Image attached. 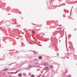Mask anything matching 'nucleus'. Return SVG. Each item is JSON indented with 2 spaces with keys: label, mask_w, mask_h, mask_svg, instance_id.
Instances as JSON below:
<instances>
[{
  "label": "nucleus",
  "mask_w": 77,
  "mask_h": 77,
  "mask_svg": "<svg viewBox=\"0 0 77 77\" xmlns=\"http://www.w3.org/2000/svg\"><path fill=\"white\" fill-rule=\"evenodd\" d=\"M44 70H49L50 69H48V66H46L44 68Z\"/></svg>",
  "instance_id": "nucleus-1"
},
{
  "label": "nucleus",
  "mask_w": 77,
  "mask_h": 77,
  "mask_svg": "<svg viewBox=\"0 0 77 77\" xmlns=\"http://www.w3.org/2000/svg\"><path fill=\"white\" fill-rule=\"evenodd\" d=\"M48 63L47 62L44 63L43 65L45 66H47V65H48Z\"/></svg>",
  "instance_id": "nucleus-2"
},
{
  "label": "nucleus",
  "mask_w": 77,
  "mask_h": 77,
  "mask_svg": "<svg viewBox=\"0 0 77 77\" xmlns=\"http://www.w3.org/2000/svg\"><path fill=\"white\" fill-rule=\"evenodd\" d=\"M49 68H53V65H51L49 66Z\"/></svg>",
  "instance_id": "nucleus-3"
},
{
  "label": "nucleus",
  "mask_w": 77,
  "mask_h": 77,
  "mask_svg": "<svg viewBox=\"0 0 77 77\" xmlns=\"http://www.w3.org/2000/svg\"><path fill=\"white\" fill-rule=\"evenodd\" d=\"M19 72V70H17L14 72V74H17V72Z\"/></svg>",
  "instance_id": "nucleus-4"
},
{
  "label": "nucleus",
  "mask_w": 77,
  "mask_h": 77,
  "mask_svg": "<svg viewBox=\"0 0 77 77\" xmlns=\"http://www.w3.org/2000/svg\"><path fill=\"white\" fill-rule=\"evenodd\" d=\"M18 75H19V76H20V77H21V76H22V74L20 73H19L18 74Z\"/></svg>",
  "instance_id": "nucleus-5"
},
{
  "label": "nucleus",
  "mask_w": 77,
  "mask_h": 77,
  "mask_svg": "<svg viewBox=\"0 0 77 77\" xmlns=\"http://www.w3.org/2000/svg\"><path fill=\"white\" fill-rule=\"evenodd\" d=\"M29 68H32V67H33V66H31L30 65H29Z\"/></svg>",
  "instance_id": "nucleus-6"
},
{
  "label": "nucleus",
  "mask_w": 77,
  "mask_h": 77,
  "mask_svg": "<svg viewBox=\"0 0 77 77\" xmlns=\"http://www.w3.org/2000/svg\"><path fill=\"white\" fill-rule=\"evenodd\" d=\"M38 59H42V57L39 56L38 57Z\"/></svg>",
  "instance_id": "nucleus-7"
},
{
  "label": "nucleus",
  "mask_w": 77,
  "mask_h": 77,
  "mask_svg": "<svg viewBox=\"0 0 77 77\" xmlns=\"http://www.w3.org/2000/svg\"><path fill=\"white\" fill-rule=\"evenodd\" d=\"M15 74L14 72H11V74Z\"/></svg>",
  "instance_id": "nucleus-8"
},
{
  "label": "nucleus",
  "mask_w": 77,
  "mask_h": 77,
  "mask_svg": "<svg viewBox=\"0 0 77 77\" xmlns=\"http://www.w3.org/2000/svg\"><path fill=\"white\" fill-rule=\"evenodd\" d=\"M33 53H34V54H36V52L35 51H33Z\"/></svg>",
  "instance_id": "nucleus-9"
},
{
  "label": "nucleus",
  "mask_w": 77,
  "mask_h": 77,
  "mask_svg": "<svg viewBox=\"0 0 77 77\" xmlns=\"http://www.w3.org/2000/svg\"><path fill=\"white\" fill-rule=\"evenodd\" d=\"M38 63L37 62H36L35 63V65H38Z\"/></svg>",
  "instance_id": "nucleus-10"
},
{
  "label": "nucleus",
  "mask_w": 77,
  "mask_h": 77,
  "mask_svg": "<svg viewBox=\"0 0 77 77\" xmlns=\"http://www.w3.org/2000/svg\"><path fill=\"white\" fill-rule=\"evenodd\" d=\"M23 75H24V76H26V74H24V73H23Z\"/></svg>",
  "instance_id": "nucleus-11"
},
{
  "label": "nucleus",
  "mask_w": 77,
  "mask_h": 77,
  "mask_svg": "<svg viewBox=\"0 0 77 77\" xmlns=\"http://www.w3.org/2000/svg\"><path fill=\"white\" fill-rule=\"evenodd\" d=\"M6 70H8V69H4V71H6Z\"/></svg>",
  "instance_id": "nucleus-12"
},
{
  "label": "nucleus",
  "mask_w": 77,
  "mask_h": 77,
  "mask_svg": "<svg viewBox=\"0 0 77 77\" xmlns=\"http://www.w3.org/2000/svg\"><path fill=\"white\" fill-rule=\"evenodd\" d=\"M31 76V77H34V75H32Z\"/></svg>",
  "instance_id": "nucleus-13"
},
{
  "label": "nucleus",
  "mask_w": 77,
  "mask_h": 77,
  "mask_svg": "<svg viewBox=\"0 0 77 77\" xmlns=\"http://www.w3.org/2000/svg\"><path fill=\"white\" fill-rule=\"evenodd\" d=\"M7 73H8V74H11V72H7Z\"/></svg>",
  "instance_id": "nucleus-14"
},
{
  "label": "nucleus",
  "mask_w": 77,
  "mask_h": 77,
  "mask_svg": "<svg viewBox=\"0 0 77 77\" xmlns=\"http://www.w3.org/2000/svg\"><path fill=\"white\" fill-rule=\"evenodd\" d=\"M59 33H61V31H59Z\"/></svg>",
  "instance_id": "nucleus-15"
},
{
  "label": "nucleus",
  "mask_w": 77,
  "mask_h": 77,
  "mask_svg": "<svg viewBox=\"0 0 77 77\" xmlns=\"http://www.w3.org/2000/svg\"><path fill=\"white\" fill-rule=\"evenodd\" d=\"M21 44H22V45H23L24 44V43L22 42V43H21Z\"/></svg>",
  "instance_id": "nucleus-16"
},
{
  "label": "nucleus",
  "mask_w": 77,
  "mask_h": 77,
  "mask_svg": "<svg viewBox=\"0 0 77 77\" xmlns=\"http://www.w3.org/2000/svg\"><path fill=\"white\" fill-rule=\"evenodd\" d=\"M67 71H66L65 72V73H67Z\"/></svg>",
  "instance_id": "nucleus-17"
},
{
  "label": "nucleus",
  "mask_w": 77,
  "mask_h": 77,
  "mask_svg": "<svg viewBox=\"0 0 77 77\" xmlns=\"http://www.w3.org/2000/svg\"><path fill=\"white\" fill-rule=\"evenodd\" d=\"M31 75V73H29V75Z\"/></svg>",
  "instance_id": "nucleus-18"
},
{
  "label": "nucleus",
  "mask_w": 77,
  "mask_h": 77,
  "mask_svg": "<svg viewBox=\"0 0 77 77\" xmlns=\"http://www.w3.org/2000/svg\"><path fill=\"white\" fill-rule=\"evenodd\" d=\"M5 75V73H4L3 74V75L4 76V75Z\"/></svg>",
  "instance_id": "nucleus-19"
},
{
  "label": "nucleus",
  "mask_w": 77,
  "mask_h": 77,
  "mask_svg": "<svg viewBox=\"0 0 77 77\" xmlns=\"http://www.w3.org/2000/svg\"><path fill=\"white\" fill-rule=\"evenodd\" d=\"M2 27H0V29H2Z\"/></svg>",
  "instance_id": "nucleus-20"
},
{
  "label": "nucleus",
  "mask_w": 77,
  "mask_h": 77,
  "mask_svg": "<svg viewBox=\"0 0 77 77\" xmlns=\"http://www.w3.org/2000/svg\"><path fill=\"white\" fill-rule=\"evenodd\" d=\"M69 77H71V76H69Z\"/></svg>",
  "instance_id": "nucleus-21"
},
{
  "label": "nucleus",
  "mask_w": 77,
  "mask_h": 77,
  "mask_svg": "<svg viewBox=\"0 0 77 77\" xmlns=\"http://www.w3.org/2000/svg\"><path fill=\"white\" fill-rule=\"evenodd\" d=\"M37 77H40V76H37Z\"/></svg>",
  "instance_id": "nucleus-22"
},
{
  "label": "nucleus",
  "mask_w": 77,
  "mask_h": 77,
  "mask_svg": "<svg viewBox=\"0 0 77 77\" xmlns=\"http://www.w3.org/2000/svg\"><path fill=\"white\" fill-rule=\"evenodd\" d=\"M9 77H11V76L10 75V76H9Z\"/></svg>",
  "instance_id": "nucleus-23"
},
{
  "label": "nucleus",
  "mask_w": 77,
  "mask_h": 77,
  "mask_svg": "<svg viewBox=\"0 0 77 77\" xmlns=\"http://www.w3.org/2000/svg\"><path fill=\"white\" fill-rule=\"evenodd\" d=\"M57 55H58V54H59L57 53Z\"/></svg>",
  "instance_id": "nucleus-24"
},
{
  "label": "nucleus",
  "mask_w": 77,
  "mask_h": 77,
  "mask_svg": "<svg viewBox=\"0 0 77 77\" xmlns=\"http://www.w3.org/2000/svg\"><path fill=\"white\" fill-rule=\"evenodd\" d=\"M0 73H1V72H0Z\"/></svg>",
  "instance_id": "nucleus-25"
},
{
  "label": "nucleus",
  "mask_w": 77,
  "mask_h": 77,
  "mask_svg": "<svg viewBox=\"0 0 77 77\" xmlns=\"http://www.w3.org/2000/svg\"><path fill=\"white\" fill-rule=\"evenodd\" d=\"M14 77H15V76H14Z\"/></svg>",
  "instance_id": "nucleus-26"
}]
</instances>
